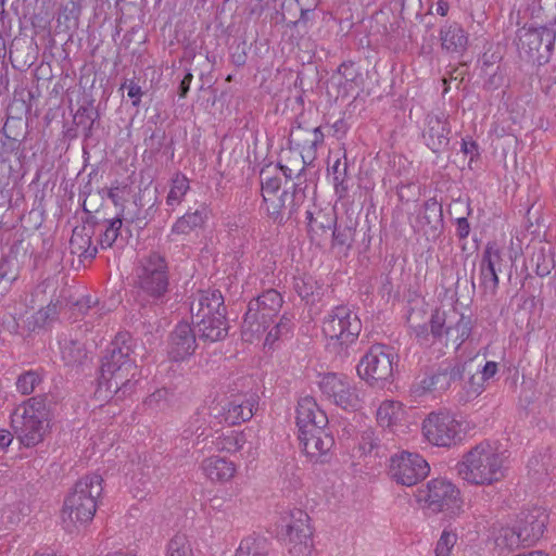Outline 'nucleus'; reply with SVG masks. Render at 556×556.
<instances>
[{
  "label": "nucleus",
  "mask_w": 556,
  "mask_h": 556,
  "mask_svg": "<svg viewBox=\"0 0 556 556\" xmlns=\"http://www.w3.org/2000/svg\"><path fill=\"white\" fill-rule=\"evenodd\" d=\"M136 348V339L129 332L121 331L102 352L96 390L98 399L124 400L135 391L139 376Z\"/></svg>",
  "instance_id": "f257e3e1"
},
{
  "label": "nucleus",
  "mask_w": 556,
  "mask_h": 556,
  "mask_svg": "<svg viewBox=\"0 0 556 556\" xmlns=\"http://www.w3.org/2000/svg\"><path fill=\"white\" fill-rule=\"evenodd\" d=\"M51 405L48 394H39L14 408L11 427L22 445L34 447L43 441L50 428Z\"/></svg>",
  "instance_id": "f03ea898"
},
{
  "label": "nucleus",
  "mask_w": 556,
  "mask_h": 556,
  "mask_svg": "<svg viewBox=\"0 0 556 556\" xmlns=\"http://www.w3.org/2000/svg\"><path fill=\"white\" fill-rule=\"evenodd\" d=\"M358 314L346 304L331 307L323 317L321 332L327 339L326 348L337 356L348 357L362 332Z\"/></svg>",
  "instance_id": "7ed1b4c3"
},
{
  "label": "nucleus",
  "mask_w": 556,
  "mask_h": 556,
  "mask_svg": "<svg viewBox=\"0 0 556 556\" xmlns=\"http://www.w3.org/2000/svg\"><path fill=\"white\" fill-rule=\"evenodd\" d=\"M137 299L148 304H163L169 291V267L166 257L151 251L141 258L136 270Z\"/></svg>",
  "instance_id": "20e7f679"
},
{
  "label": "nucleus",
  "mask_w": 556,
  "mask_h": 556,
  "mask_svg": "<svg viewBox=\"0 0 556 556\" xmlns=\"http://www.w3.org/2000/svg\"><path fill=\"white\" fill-rule=\"evenodd\" d=\"M523 267L526 275L522 277L521 288L528 294L525 304L530 303L535 307L538 303L543 305L542 299L535 294V290L541 292L543 283L536 280V277L543 279L548 277L556 267L555 249L546 240L532 239L525 249Z\"/></svg>",
  "instance_id": "39448f33"
},
{
  "label": "nucleus",
  "mask_w": 556,
  "mask_h": 556,
  "mask_svg": "<svg viewBox=\"0 0 556 556\" xmlns=\"http://www.w3.org/2000/svg\"><path fill=\"white\" fill-rule=\"evenodd\" d=\"M456 469L463 480L476 485H490L504 477L503 459L486 441L465 453Z\"/></svg>",
  "instance_id": "423d86ee"
},
{
  "label": "nucleus",
  "mask_w": 556,
  "mask_h": 556,
  "mask_svg": "<svg viewBox=\"0 0 556 556\" xmlns=\"http://www.w3.org/2000/svg\"><path fill=\"white\" fill-rule=\"evenodd\" d=\"M102 482L100 475L91 473L75 483L72 492L64 500L62 509L64 521L68 519L74 525H87L92 521L97 511V500L103 492Z\"/></svg>",
  "instance_id": "0eeeda50"
},
{
  "label": "nucleus",
  "mask_w": 556,
  "mask_h": 556,
  "mask_svg": "<svg viewBox=\"0 0 556 556\" xmlns=\"http://www.w3.org/2000/svg\"><path fill=\"white\" fill-rule=\"evenodd\" d=\"M399 361V354L393 346L375 343L361 357L356 366L357 376L368 386L383 389L393 381Z\"/></svg>",
  "instance_id": "6e6552de"
},
{
  "label": "nucleus",
  "mask_w": 556,
  "mask_h": 556,
  "mask_svg": "<svg viewBox=\"0 0 556 556\" xmlns=\"http://www.w3.org/2000/svg\"><path fill=\"white\" fill-rule=\"evenodd\" d=\"M282 304L281 293L273 288L251 299L241 325V332L245 340L252 341L255 337L265 333L278 316Z\"/></svg>",
  "instance_id": "1a4fd4ad"
},
{
  "label": "nucleus",
  "mask_w": 556,
  "mask_h": 556,
  "mask_svg": "<svg viewBox=\"0 0 556 556\" xmlns=\"http://www.w3.org/2000/svg\"><path fill=\"white\" fill-rule=\"evenodd\" d=\"M517 49L521 60L542 66L549 62L556 42V23L525 25L517 31Z\"/></svg>",
  "instance_id": "9d476101"
},
{
  "label": "nucleus",
  "mask_w": 556,
  "mask_h": 556,
  "mask_svg": "<svg viewBox=\"0 0 556 556\" xmlns=\"http://www.w3.org/2000/svg\"><path fill=\"white\" fill-rule=\"evenodd\" d=\"M416 500L434 514L444 513L455 518L463 513L464 500L459 489L445 478H435L417 491Z\"/></svg>",
  "instance_id": "9b49d317"
},
{
  "label": "nucleus",
  "mask_w": 556,
  "mask_h": 556,
  "mask_svg": "<svg viewBox=\"0 0 556 556\" xmlns=\"http://www.w3.org/2000/svg\"><path fill=\"white\" fill-rule=\"evenodd\" d=\"M304 167L295 175L296 181L285 186L279 195L265 197L267 215L278 225H285L294 218L300 206L306 200V179H302Z\"/></svg>",
  "instance_id": "f8f14e48"
},
{
  "label": "nucleus",
  "mask_w": 556,
  "mask_h": 556,
  "mask_svg": "<svg viewBox=\"0 0 556 556\" xmlns=\"http://www.w3.org/2000/svg\"><path fill=\"white\" fill-rule=\"evenodd\" d=\"M101 126V114L98 106L94 105V99L84 97L81 103L75 112L72 113V121H65L62 125V138L72 142L79 136L84 144H89L93 140L94 130Z\"/></svg>",
  "instance_id": "ddd939ff"
},
{
  "label": "nucleus",
  "mask_w": 556,
  "mask_h": 556,
  "mask_svg": "<svg viewBox=\"0 0 556 556\" xmlns=\"http://www.w3.org/2000/svg\"><path fill=\"white\" fill-rule=\"evenodd\" d=\"M422 434L432 445L452 447L463 440L462 424L447 410L430 413L422 421Z\"/></svg>",
  "instance_id": "4468645a"
},
{
  "label": "nucleus",
  "mask_w": 556,
  "mask_h": 556,
  "mask_svg": "<svg viewBox=\"0 0 556 556\" xmlns=\"http://www.w3.org/2000/svg\"><path fill=\"white\" fill-rule=\"evenodd\" d=\"M318 378L317 384L321 394L333 405L346 412H356L362 408L358 391L345 375L323 372Z\"/></svg>",
  "instance_id": "2eb2a0df"
},
{
  "label": "nucleus",
  "mask_w": 556,
  "mask_h": 556,
  "mask_svg": "<svg viewBox=\"0 0 556 556\" xmlns=\"http://www.w3.org/2000/svg\"><path fill=\"white\" fill-rule=\"evenodd\" d=\"M463 374H465L463 361H444L434 371L414 382L410 392L416 396H424L428 393L444 392L451 388L456 389Z\"/></svg>",
  "instance_id": "dca6fc26"
},
{
  "label": "nucleus",
  "mask_w": 556,
  "mask_h": 556,
  "mask_svg": "<svg viewBox=\"0 0 556 556\" xmlns=\"http://www.w3.org/2000/svg\"><path fill=\"white\" fill-rule=\"evenodd\" d=\"M430 472L428 462L418 453L402 451L389 459L388 475L392 481L413 486L422 481Z\"/></svg>",
  "instance_id": "f3484780"
},
{
  "label": "nucleus",
  "mask_w": 556,
  "mask_h": 556,
  "mask_svg": "<svg viewBox=\"0 0 556 556\" xmlns=\"http://www.w3.org/2000/svg\"><path fill=\"white\" fill-rule=\"evenodd\" d=\"M31 243L21 235L14 238L8 252L0 258V296L7 294L18 280L21 270L33 254Z\"/></svg>",
  "instance_id": "a211bd4d"
},
{
  "label": "nucleus",
  "mask_w": 556,
  "mask_h": 556,
  "mask_svg": "<svg viewBox=\"0 0 556 556\" xmlns=\"http://www.w3.org/2000/svg\"><path fill=\"white\" fill-rule=\"evenodd\" d=\"M325 135L320 126L313 125L302 112L292 124L288 141L300 150L304 164L316 159L317 149L324 144Z\"/></svg>",
  "instance_id": "6ab92c4d"
},
{
  "label": "nucleus",
  "mask_w": 556,
  "mask_h": 556,
  "mask_svg": "<svg viewBox=\"0 0 556 556\" xmlns=\"http://www.w3.org/2000/svg\"><path fill=\"white\" fill-rule=\"evenodd\" d=\"M309 516L302 509L290 513L289 522L285 526L282 539L290 545L289 552L294 556L309 555L313 547V529Z\"/></svg>",
  "instance_id": "aec40b11"
},
{
  "label": "nucleus",
  "mask_w": 556,
  "mask_h": 556,
  "mask_svg": "<svg viewBox=\"0 0 556 556\" xmlns=\"http://www.w3.org/2000/svg\"><path fill=\"white\" fill-rule=\"evenodd\" d=\"M320 0H282L280 8L275 10L271 20L275 24H285L290 29L303 28L315 20V11Z\"/></svg>",
  "instance_id": "412c9836"
},
{
  "label": "nucleus",
  "mask_w": 556,
  "mask_h": 556,
  "mask_svg": "<svg viewBox=\"0 0 556 556\" xmlns=\"http://www.w3.org/2000/svg\"><path fill=\"white\" fill-rule=\"evenodd\" d=\"M258 406L256 393H237L227 397L223 404L213 407L214 417L220 418L228 426L240 425L249 421Z\"/></svg>",
  "instance_id": "4be33fe9"
},
{
  "label": "nucleus",
  "mask_w": 556,
  "mask_h": 556,
  "mask_svg": "<svg viewBox=\"0 0 556 556\" xmlns=\"http://www.w3.org/2000/svg\"><path fill=\"white\" fill-rule=\"evenodd\" d=\"M300 444L312 463L326 464L330 460L334 438L328 426H318L314 430L299 433Z\"/></svg>",
  "instance_id": "5701e85b"
},
{
  "label": "nucleus",
  "mask_w": 556,
  "mask_h": 556,
  "mask_svg": "<svg viewBox=\"0 0 556 556\" xmlns=\"http://www.w3.org/2000/svg\"><path fill=\"white\" fill-rule=\"evenodd\" d=\"M451 124L444 113H428L424 121L421 138L425 146L434 154L440 155L450 150Z\"/></svg>",
  "instance_id": "b1692460"
},
{
  "label": "nucleus",
  "mask_w": 556,
  "mask_h": 556,
  "mask_svg": "<svg viewBox=\"0 0 556 556\" xmlns=\"http://www.w3.org/2000/svg\"><path fill=\"white\" fill-rule=\"evenodd\" d=\"M198 334L188 321H179L168 334L167 355L172 362H184L190 358L198 348Z\"/></svg>",
  "instance_id": "393cba45"
},
{
  "label": "nucleus",
  "mask_w": 556,
  "mask_h": 556,
  "mask_svg": "<svg viewBox=\"0 0 556 556\" xmlns=\"http://www.w3.org/2000/svg\"><path fill=\"white\" fill-rule=\"evenodd\" d=\"M548 522L546 509L538 506L525 508L517 515L516 531L523 541V546L535 544L542 536Z\"/></svg>",
  "instance_id": "a878e982"
},
{
  "label": "nucleus",
  "mask_w": 556,
  "mask_h": 556,
  "mask_svg": "<svg viewBox=\"0 0 556 556\" xmlns=\"http://www.w3.org/2000/svg\"><path fill=\"white\" fill-rule=\"evenodd\" d=\"M503 262V250L496 241H489L479 264L480 286L485 292L495 293L498 287L497 273Z\"/></svg>",
  "instance_id": "bb28decb"
},
{
  "label": "nucleus",
  "mask_w": 556,
  "mask_h": 556,
  "mask_svg": "<svg viewBox=\"0 0 556 556\" xmlns=\"http://www.w3.org/2000/svg\"><path fill=\"white\" fill-rule=\"evenodd\" d=\"M70 288L63 287L60 289L59 294H53L47 306L41 307L29 316L26 320L27 330L36 332L41 329H47L58 320L59 314L64 305H67V293Z\"/></svg>",
  "instance_id": "cd10ccee"
},
{
  "label": "nucleus",
  "mask_w": 556,
  "mask_h": 556,
  "mask_svg": "<svg viewBox=\"0 0 556 556\" xmlns=\"http://www.w3.org/2000/svg\"><path fill=\"white\" fill-rule=\"evenodd\" d=\"M442 51L452 58H462L469 46V35L456 21H445L439 29Z\"/></svg>",
  "instance_id": "c85d7f7f"
},
{
  "label": "nucleus",
  "mask_w": 556,
  "mask_h": 556,
  "mask_svg": "<svg viewBox=\"0 0 556 556\" xmlns=\"http://www.w3.org/2000/svg\"><path fill=\"white\" fill-rule=\"evenodd\" d=\"M192 326L199 341L215 343L223 341L228 336L229 325L227 315L192 314Z\"/></svg>",
  "instance_id": "c756f323"
},
{
  "label": "nucleus",
  "mask_w": 556,
  "mask_h": 556,
  "mask_svg": "<svg viewBox=\"0 0 556 556\" xmlns=\"http://www.w3.org/2000/svg\"><path fill=\"white\" fill-rule=\"evenodd\" d=\"M295 424L299 433L304 430H314L318 426H328L327 414L318 406L316 400L306 395L298 401Z\"/></svg>",
  "instance_id": "7c9ffc66"
},
{
  "label": "nucleus",
  "mask_w": 556,
  "mask_h": 556,
  "mask_svg": "<svg viewBox=\"0 0 556 556\" xmlns=\"http://www.w3.org/2000/svg\"><path fill=\"white\" fill-rule=\"evenodd\" d=\"M465 374L459 381L457 402L466 404L477 399L484 390L483 377H480V369L475 368L472 361H463Z\"/></svg>",
  "instance_id": "2f4dec72"
},
{
  "label": "nucleus",
  "mask_w": 556,
  "mask_h": 556,
  "mask_svg": "<svg viewBox=\"0 0 556 556\" xmlns=\"http://www.w3.org/2000/svg\"><path fill=\"white\" fill-rule=\"evenodd\" d=\"M418 219L424 227H428L426 233L430 235L433 240L442 235L444 227L443 207L435 198H430L424 202Z\"/></svg>",
  "instance_id": "473e14b6"
},
{
  "label": "nucleus",
  "mask_w": 556,
  "mask_h": 556,
  "mask_svg": "<svg viewBox=\"0 0 556 556\" xmlns=\"http://www.w3.org/2000/svg\"><path fill=\"white\" fill-rule=\"evenodd\" d=\"M68 306L73 313H77L84 317H90L92 320L101 319L110 309L104 301L94 294H85L74 300L71 291L67 293Z\"/></svg>",
  "instance_id": "72a5a7b5"
},
{
  "label": "nucleus",
  "mask_w": 556,
  "mask_h": 556,
  "mask_svg": "<svg viewBox=\"0 0 556 556\" xmlns=\"http://www.w3.org/2000/svg\"><path fill=\"white\" fill-rule=\"evenodd\" d=\"M207 218V207L205 204H201L197 210H188L182 216L178 217L172 225L170 233L188 236L191 232L203 228Z\"/></svg>",
  "instance_id": "f704fd0d"
},
{
  "label": "nucleus",
  "mask_w": 556,
  "mask_h": 556,
  "mask_svg": "<svg viewBox=\"0 0 556 556\" xmlns=\"http://www.w3.org/2000/svg\"><path fill=\"white\" fill-rule=\"evenodd\" d=\"M84 1L64 0L58 12L55 26L58 33L71 34L79 27Z\"/></svg>",
  "instance_id": "c9c22d12"
},
{
  "label": "nucleus",
  "mask_w": 556,
  "mask_h": 556,
  "mask_svg": "<svg viewBox=\"0 0 556 556\" xmlns=\"http://www.w3.org/2000/svg\"><path fill=\"white\" fill-rule=\"evenodd\" d=\"M201 468L207 479L220 483L229 481L237 470L233 462L218 455L203 459Z\"/></svg>",
  "instance_id": "e433bc0d"
},
{
  "label": "nucleus",
  "mask_w": 556,
  "mask_h": 556,
  "mask_svg": "<svg viewBox=\"0 0 556 556\" xmlns=\"http://www.w3.org/2000/svg\"><path fill=\"white\" fill-rule=\"evenodd\" d=\"M92 226H76L70 239L71 253L85 260H92L97 255V247L92 245Z\"/></svg>",
  "instance_id": "4c0bfd02"
},
{
  "label": "nucleus",
  "mask_w": 556,
  "mask_h": 556,
  "mask_svg": "<svg viewBox=\"0 0 556 556\" xmlns=\"http://www.w3.org/2000/svg\"><path fill=\"white\" fill-rule=\"evenodd\" d=\"M194 306L191 305L193 313ZM194 314L227 315V307L222 292L218 289L202 290L199 293L198 309Z\"/></svg>",
  "instance_id": "58836bf2"
},
{
  "label": "nucleus",
  "mask_w": 556,
  "mask_h": 556,
  "mask_svg": "<svg viewBox=\"0 0 556 556\" xmlns=\"http://www.w3.org/2000/svg\"><path fill=\"white\" fill-rule=\"evenodd\" d=\"M332 230V248H339L346 254L354 242L355 233H356V222H353L352 218H348L345 222L336 220L334 226L331 228Z\"/></svg>",
  "instance_id": "ea45409f"
},
{
  "label": "nucleus",
  "mask_w": 556,
  "mask_h": 556,
  "mask_svg": "<svg viewBox=\"0 0 556 556\" xmlns=\"http://www.w3.org/2000/svg\"><path fill=\"white\" fill-rule=\"evenodd\" d=\"M23 122L21 118L8 117L0 136V146L5 147L7 144L14 148V151L20 153L21 143L24 139L22 134Z\"/></svg>",
  "instance_id": "a19ab883"
},
{
  "label": "nucleus",
  "mask_w": 556,
  "mask_h": 556,
  "mask_svg": "<svg viewBox=\"0 0 556 556\" xmlns=\"http://www.w3.org/2000/svg\"><path fill=\"white\" fill-rule=\"evenodd\" d=\"M293 289L304 301L314 303L320 296L321 285L311 275L293 277Z\"/></svg>",
  "instance_id": "79ce46f5"
},
{
  "label": "nucleus",
  "mask_w": 556,
  "mask_h": 556,
  "mask_svg": "<svg viewBox=\"0 0 556 556\" xmlns=\"http://www.w3.org/2000/svg\"><path fill=\"white\" fill-rule=\"evenodd\" d=\"M472 325L473 323L470 316L460 314L454 325H448L446 344L448 341H453L456 348H459L471 336Z\"/></svg>",
  "instance_id": "37998d69"
},
{
  "label": "nucleus",
  "mask_w": 556,
  "mask_h": 556,
  "mask_svg": "<svg viewBox=\"0 0 556 556\" xmlns=\"http://www.w3.org/2000/svg\"><path fill=\"white\" fill-rule=\"evenodd\" d=\"M343 161L338 159L331 166L336 194H338L340 199L346 197L351 180L349 176V164L345 154L343 155Z\"/></svg>",
  "instance_id": "c03bdc74"
},
{
  "label": "nucleus",
  "mask_w": 556,
  "mask_h": 556,
  "mask_svg": "<svg viewBox=\"0 0 556 556\" xmlns=\"http://www.w3.org/2000/svg\"><path fill=\"white\" fill-rule=\"evenodd\" d=\"M150 131V135H146L143 143L150 149L152 154H159L162 149L170 150L174 155V140L170 139L167 142V135L163 127H156L155 129L147 128L146 134Z\"/></svg>",
  "instance_id": "a18cd8bd"
},
{
  "label": "nucleus",
  "mask_w": 556,
  "mask_h": 556,
  "mask_svg": "<svg viewBox=\"0 0 556 556\" xmlns=\"http://www.w3.org/2000/svg\"><path fill=\"white\" fill-rule=\"evenodd\" d=\"M268 545L267 539L250 535L240 542L236 556H267Z\"/></svg>",
  "instance_id": "49530a36"
},
{
  "label": "nucleus",
  "mask_w": 556,
  "mask_h": 556,
  "mask_svg": "<svg viewBox=\"0 0 556 556\" xmlns=\"http://www.w3.org/2000/svg\"><path fill=\"white\" fill-rule=\"evenodd\" d=\"M61 355L66 366H79L87 358V350L79 341L70 340L61 348Z\"/></svg>",
  "instance_id": "de8ad7c7"
},
{
  "label": "nucleus",
  "mask_w": 556,
  "mask_h": 556,
  "mask_svg": "<svg viewBox=\"0 0 556 556\" xmlns=\"http://www.w3.org/2000/svg\"><path fill=\"white\" fill-rule=\"evenodd\" d=\"M293 327V315L283 313L280 316L278 323H276L273 327L270 326L267 330L264 345L271 346L280 338L291 334Z\"/></svg>",
  "instance_id": "09e8293b"
},
{
  "label": "nucleus",
  "mask_w": 556,
  "mask_h": 556,
  "mask_svg": "<svg viewBox=\"0 0 556 556\" xmlns=\"http://www.w3.org/2000/svg\"><path fill=\"white\" fill-rule=\"evenodd\" d=\"M247 433L244 431L229 430L217 438V450L236 453L243 448L247 443Z\"/></svg>",
  "instance_id": "8fccbe9b"
},
{
  "label": "nucleus",
  "mask_w": 556,
  "mask_h": 556,
  "mask_svg": "<svg viewBox=\"0 0 556 556\" xmlns=\"http://www.w3.org/2000/svg\"><path fill=\"white\" fill-rule=\"evenodd\" d=\"M190 189L189 179L182 173H176L170 179V189L166 197L168 206L179 205Z\"/></svg>",
  "instance_id": "3c124183"
},
{
  "label": "nucleus",
  "mask_w": 556,
  "mask_h": 556,
  "mask_svg": "<svg viewBox=\"0 0 556 556\" xmlns=\"http://www.w3.org/2000/svg\"><path fill=\"white\" fill-rule=\"evenodd\" d=\"M43 376L45 370L42 368L23 371L15 382L17 392L23 395L31 394L36 387L43 381Z\"/></svg>",
  "instance_id": "603ef678"
},
{
  "label": "nucleus",
  "mask_w": 556,
  "mask_h": 556,
  "mask_svg": "<svg viewBox=\"0 0 556 556\" xmlns=\"http://www.w3.org/2000/svg\"><path fill=\"white\" fill-rule=\"evenodd\" d=\"M20 154L10 144L0 146V184L11 178L14 166L20 163Z\"/></svg>",
  "instance_id": "864d4df0"
},
{
  "label": "nucleus",
  "mask_w": 556,
  "mask_h": 556,
  "mask_svg": "<svg viewBox=\"0 0 556 556\" xmlns=\"http://www.w3.org/2000/svg\"><path fill=\"white\" fill-rule=\"evenodd\" d=\"M460 207L465 211V215L457 216L454 218L456 225V237L459 241H464L468 238L471 227L468 222V217L472 214V208L470 206V201H464L462 199L454 200V207Z\"/></svg>",
  "instance_id": "5fc2aeb1"
},
{
  "label": "nucleus",
  "mask_w": 556,
  "mask_h": 556,
  "mask_svg": "<svg viewBox=\"0 0 556 556\" xmlns=\"http://www.w3.org/2000/svg\"><path fill=\"white\" fill-rule=\"evenodd\" d=\"M428 326L433 342H442L443 339L446 340L448 325L446 323L445 311H442L440 308H435L434 311H432Z\"/></svg>",
  "instance_id": "6e6d98bb"
},
{
  "label": "nucleus",
  "mask_w": 556,
  "mask_h": 556,
  "mask_svg": "<svg viewBox=\"0 0 556 556\" xmlns=\"http://www.w3.org/2000/svg\"><path fill=\"white\" fill-rule=\"evenodd\" d=\"M175 394L167 388L156 389L144 400V405L152 410H164L170 406Z\"/></svg>",
  "instance_id": "4d7b16f0"
},
{
  "label": "nucleus",
  "mask_w": 556,
  "mask_h": 556,
  "mask_svg": "<svg viewBox=\"0 0 556 556\" xmlns=\"http://www.w3.org/2000/svg\"><path fill=\"white\" fill-rule=\"evenodd\" d=\"M337 214L333 210L324 211L317 210L316 216L314 217L312 228L309 229V233L314 235H323L328 230H331L332 226H334L337 220Z\"/></svg>",
  "instance_id": "13d9d810"
},
{
  "label": "nucleus",
  "mask_w": 556,
  "mask_h": 556,
  "mask_svg": "<svg viewBox=\"0 0 556 556\" xmlns=\"http://www.w3.org/2000/svg\"><path fill=\"white\" fill-rule=\"evenodd\" d=\"M358 448L363 455H369L374 452L376 455L379 454L380 439L377 437L375 430L367 428L362 431L358 440Z\"/></svg>",
  "instance_id": "bf43d9fd"
},
{
  "label": "nucleus",
  "mask_w": 556,
  "mask_h": 556,
  "mask_svg": "<svg viewBox=\"0 0 556 556\" xmlns=\"http://www.w3.org/2000/svg\"><path fill=\"white\" fill-rule=\"evenodd\" d=\"M166 556H192V548L185 534L177 533L169 540Z\"/></svg>",
  "instance_id": "052dcab7"
},
{
  "label": "nucleus",
  "mask_w": 556,
  "mask_h": 556,
  "mask_svg": "<svg viewBox=\"0 0 556 556\" xmlns=\"http://www.w3.org/2000/svg\"><path fill=\"white\" fill-rule=\"evenodd\" d=\"M122 228V218L114 217L108 220V226L103 233L100 236L99 243L102 249L111 248L117 240Z\"/></svg>",
  "instance_id": "680f3d73"
},
{
  "label": "nucleus",
  "mask_w": 556,
  "mask_h": 556,
  "mask_svg": "<svg viewBox=\"0 0 556 556\" xmlns=\"http://www.w3.org/2000/svg\"><path fill=\"white\" fill-rule=\"evenodd\" d=\"M457 541V535L451 530L444 529L435 545V556H451Z\"/></svg>",
  "instance_id": "e2e57ef3"
},
{
  "label": "nucleus",
  "mask_w": 556,
  "mask_h": 556,
  "mask_svg": "<svg viewBox=\"0 0 556 556\" xmlns=\"http://www.w3.org/2000/svg\"><path fill=\"white\" fill-rule=\"evenodd\" d=\"M230 62L237 67H243L248 60V45L245 40L233 41L229 47Z\"/></svg>",
  "instance_id": "0e129e2a"
},
{
  "label": "nucleus",
  "mask_w": 556,
  "mask_h": 556,
  "mask_svg": "<svg viewBox=\"0 0 556 556\" xmlns=\"http://www.w3.org/2000/svg\"><path fill=\"white\" fill-rule=\"evenodd\" d=\"M337 74L341 80L344 79L354 84L364 83L363 76L353 61L342 62L337 70Z\"/></svg>",
  "instance_id": "69168bd1"
},
{
  "label": "nucleus",
  "mask_w": 556,
  "mask_h": 556,
  "mask_svg": "<svg viewBox=\"0 0 556 556\" xmlns=\"http://www.w3.org/2000/svg\"><path fill=\"white\" fill-rule=\"evenodd\" d=\"M115 182L116 186L102 189L100 193L102 194V197L105 194L112 201V203L119 208V212L115 217L123 218L125 211V200L119 195V192H124L127 189V185L119 187L118 181Z\"/></svg>",
  "instance_id": "338daca9"
},
{
  "label": "nucleus",
  "mask_w": 556,
  "mask_h": 556,
  "mask_svg": "<svg viewBox=\"0 0 556 556\" xmlns=\"http://www.w3.org/2000/svg\"><path fill=\"white\" fill-rule=\"evenodd\" d=\"M498 540L502 541V543L513 549L515 547H519L520 545L523 546V541L521 540V536L519 535V531H516V526L503 528L501 530V534L498 536Z\"/></svg>",
  "instance_id": "774afa93"
}]
</instances>
